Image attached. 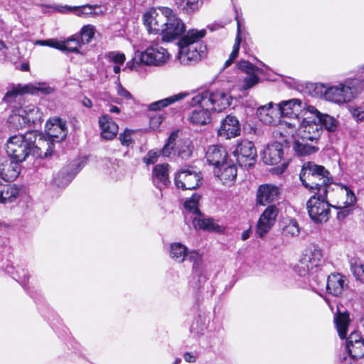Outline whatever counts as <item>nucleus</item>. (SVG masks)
<instances>
[{
  "mask_svg": "<svg viewBox=\"0 0 364 364\" xmlns=\"http://www.w3.org/2000/svg\"><path fill=\"white\" fill-rule=\"evenodd\" d=\"M38 134L29 131L24 134L10 136L6 143V151L9 157L16 162L24 161L30 155L36 158L47 157L51 155V149L48 145L46 151L36 144Z\"/></svg>",
  "mask_w": 364,
  "mask_h": 364,
  "instance_id": "obj_1",
  "label": "nucleus"
},
{
  "mask_svg": "<svg viewBox=\"0 0 364 364\" xmlns=\"http://www.w3.org/2000/svg\"><path fill=\"white\" fill-rule=\"evenodd\" d=\"M302 185L314 194L327 195L330 186L333 183L331 173L321 165L312 161L303 164L299 173Z\"/></svg>",
  "mask_w": 364,
  "mask_h": 364,
  "instance_id": "obj_2",
  "label": "nucleus"
},
{
  "mask_svg": "<svg viewBox=\"0 0 364 364\" xmlns=\"http://www.w3.org/2000/svg\"><path fill=\"white\" fill-rule=\"evenodd\" d=\"M204 29L189 30L178 42V59L183 65L197 62L205 55L206 46L200 43L205 36Z\"/></svg>",
  "mask_w": 364,
  "mask_h": 364,
  "instance_id": "obj_3",
  "label": "nucleus"
},
{
  "mask_svg": "<svg viewBox=\"0 0 364 364\" xmlns=\"http://www.w3.org/2000/svg\"><path fill=\"white\" fill-rule=\"evenodd\" d=\"M230 99L229 95L223 90H205L192 97L190 104L193 107L200 105L220 112L230 105Z\"/></svg>",
  "mask_w": 364,
  "mask_h": 364,
  "instance_id": "obj_4",
  "label": "nucleus"
},
{
  "mask_svg": "<svg viewBox=\"0 0 364 364\" xmlns=\"http://www.w3.org/2000/svg\"><path fill=\"white\" fill-rule=\"evenodd\" d=\"M170 55L166 49L158 43H153L144 52L135 53L134 60L136 63H144L146 65L161 66L169 59Z\"/></svg>",
  "mask_w": 364,
  "mask_h": 364,
  "instance_id": "obj_5",
  "label": "nucleus"
},
{
  "mask_svg": "<svg viewBox=\"0 0 364 364\" xmlns=\"http://www.w3.org/2000/svg\"><path fill=\"white\" fill-rule=\"evenodd\" d=\"M306 208L309 215L315 223L326 222L330 215V204L327 195L314 194L307 201Z\"/></svg>",
  "mask_w": 364,
  "mask_h": 364,
  "instance_id": "obj_6",
  "label": "nucleus"
},
{
  "mask_svg": "<svg viewBox=\"0 0 364 364\" xmlns=\"http://www.w3.org/2000/svg\"><path fill=\"white\" fill-rule=\"evenodd\" d=\"M171 12L172 9L168 7H159L158 10L151 9L144 14V24L149 33L161 34L166 22V18L170 16Z\"/></svg>",
  "mask_w": 364,
  "mask_h": 364,
  "instance_id": "obj_7",
  "label": "nucleus"
},
{
  "mask_svg": "<svg viewBox=\"0 0 364 364\" xmlns=\"http://www.w3.org/2000/svg\"><path fill=\"white\" fill-rule=\"evenodd\" d=\"M203 179L200 171L192 166L181 168L175 174L174 183L177 188L193 190L200 186Z\"/></svg>",
  "mask_w": 364,
  "mask_h": 364,
  "instance_id": "obj_8",
  "label": "nucleus"
},
{
  "mask_svg": "<svg viewBox=\"0 0 364 364\" xmlns=\"http://www.w3.org/2000/svg\"><path fill=\"white\" fill-rule=\"evenodd\" d=\"M233 154L237 158L238 164L247 169L254 166L257 156L254 144L248 140L238 142Z\"/></svg>",
  "mask_w": 364,
  "mask_h": 364,
  "instance_id": "obj_9",
  "label": "nucleus"
},
{
  "mask_svg": "<svg viewBox=\"0 0 364 364\" xmlns=\"http://www.w3.org/2000/svg\"><path fill=\"white\" fill-rule=\"evenodd\" d=\"M279 109V115L281 117H288L289 119L297 120L304 115L309 114L306 108L309 107L305 102L299 99H291L282 101L277 104Z\"/></svg>",
  "mask_w": 364,
  "mask_h": 364,
  "instance_id": "obj_10",
  "label": "nucleus"
},
{
  "mask_svg": "<svg viewBox=\"0 0 364 364\" xmlns=\"http://www.w3.org/2000/svg\"><path fill=\"white\" fill-rule=\"evenodd\" d=\"M170 256L178 262L188 261L193 263V269L197 272L202 257L196 251L188 252L187 247L179 242L171 245Z\"/></svg>",
  "mask_w": 364,
  "mask_h": 364,
  "instance_id": "obj_11",
  "label": "nucleus"
},
{
  "mask_svg": "<svg viewBox=\"0 0 364 364\" xmlns=\"http://www.w3.org/2000/svg\"><path fill=\"white\" fill-rule=\"evenodd\" d=\"M186 30L183 22L176 17L172 11L170 16H166L164 26L161 35V40L165 42H170L181 36Z\"/></svg>",
  "mask_w": 364,
  "mask_h": 364,
  "instance_id": "obj_12",
  "label": "nucleus"
},
{
  "mask_svg": "<svg viewBox=\"0 0 364 364\" xmlns=\"http://www.w3.org/2000/svg\"><path fill=\"white\" fill-rule=\"evenodd\" d=\"M306 116L299 128V136L309 139L311 142L316 143L323 132L321 124L316 120L315 115Z\"/></svg>",
  "mask_w": 364,
  "mask_h": 364,
  "instance_id": "obj_13",
  "label": "nucleus"
},
{
  "mask_svg": "<svg viewBox=\"0 0 364 364\" xmlns=\"http://www.w3.org/2000/svg\"><path fill=\"white\" fill-rule=\"evenodd\" d=\"M28 92V86L22 87L18 85L14 87L5 94L0 105L3 106L5 105V110H10L11 112H14L16 110L21 108L23 95Z\"/></svg>",
  "mask_w": 364,
  "mask_h": 364,
  "instance_id": "obj_14",
  "label": "nucleus"
},
{
  "mask_svg": "<svg viewBox=\"0 0 364 364\" xmlns=\"http://www.w3.org/2000/svg\"><path fill=\"white\" fill-rule=\"evenodd\" d=\"M279 210L274 205H269L261 214L256 228V234L263 237L275 223Z\"/></svg>",
  "mask_w": 364,
  "mask_h": 364,
  "instance_id": "obj_15",
  "label": "nucleus"
},
{
  "mask_svg": "<svg viewBox=\"0 0 364 364\" xmlns=\"http://www.w3.org/2000/svg\"><path fill=\"white\" fill-rule=\"evenodd\" d=\"M353 98V91L350 85L340 83L336 85L330 86L326 93V100L336 103L343 104L350 102Z\"/></svg>",
  "mask_w": 364,
  "mask_h": 364,
  "instance_id": "obj_16",
  "label": "nucleus"
},
{
  "mask_svg": "<svg viewBox=\"0 0 364 364\" xmlns=\"http://www.w3.org/2000/svg\"><path fill=\"white\" fill-rule=\"evenodd\" d=\"M46 133L54 142L63 141L68 134L66 122L59 117L53 118L46 124Z\"/></svg>",
  "mask_w": 364,
  "mask_h": 364,
  "instance_id": "obj_17",
  "label": "nucleus"
},
{
  "mask_svg": "<svg viewBox=\"0 0 364 364\" xmlns=\"http://www.w3.org/2000/svg\"><path fill=\"white\" fill-rule=\"evenodd\" d=\"M240 132L239 120L236 117L229 114L221 121L218 134L221 138L229 139L239 136Z\"/></svg>",
  "mask_w": 364,
  "mask_h": 364,
  "instance_id": "obj_18",
  "label": "nucleus"
},
{
  "mask_svg": "<svg viewBox=\"0 0 364 364\" xmlns=\"http://www.w3.org/2000/svg\"><path fill=\"white\" fill-rule=\"evenodd\" d=\"M279 193V188L274 185L267 183L260 185L257 191L256 203L262 206L274 203L278 200Z\"/></svg>",
  "mask_w": 364,
  "mask_h": 364,
  "instance_id": "obj_19",
  "label": "nucleus"
},
{
  "mask_svg": "<svg viewBox=\"0 0 364 364\" xmlns=\"http://www.w3.org/2000/svg\"><path fill=\"white\" fill-rule=\"evenodd\" d=\"M237 173V166L232 160L227 161L214 169L215 176L225 186H231L234 183Z\"/></svg>",
  "mask_w": 364,
  "mask_h": 364,
  "instance_id": "obj_20",
  "label": "nucleus"
},
{
  "mask_svg": "<svg viewBox=\"0 0 364 364\" xmlns=\"http://www.w3.org/2000/svg\"><path fill=\"white\" fill-rule=\"evenodd\" d=\"M169 164L164 163L154 166L151 173L152 183L159 190L168 187L171 184L169 178Z\"/></svg>",
  "mask_w": 364,
  "mask_h": 364,
  "instance_id": "obj_21",
  "label": "nucleus"
},
{
  "mask_svg": "<svg viewBox=\"0 0 364 364\" xmlns=\"http://www.w3.org/2000/svg\"><path fill=\"white\" fill-rule=\"evenodd\" d=\"M259 119L267 125L276 124L280 118L278 105L269 102L266 105L259 107L257 110Z\"/></svg>",
  "mask_w": 364,
  "mask_h": 364,
  "instance_id": "obj_22",
  "label": "nucleus"
},
{
  "mask_svg": "<svg viewBox=\"0 0 364 364\" xmlns=\"http://www.w3.org/2000/svg\"><path fill=\"white\" fill-rule=\"evenodd\" d=\"M284 157V149L282 144L274 142L264 149L262 153V161L267 165H276L281 162Z\"/></svg>",
  "mask_w": 364,
  "mask_h": 364,
  "instance_id": "obj_23",
  "label": "nucleus"
},
{
  "mask_svg": "<svg viewBox=\"0 0 364 364\" xmlns=\"http://www.w3.org/2000/svg\"><path fill=\"white\" fill-rule=\"evenodd\" d=\"M228 156L225 148L220 145L209 146L205 152L206 161L210 165L214 166V169L228 161Z\"/></svg>",
  "mask_w": 364,
  "mask_h": 364,
  "instance_id": "obj_24",
  "label": "nucleus"
},
{
  "mask_svg": "<svg viewBox=\"0 0 364 364\" xmlns=\"http://www.w3.org/2000/svg\"><path fill=\"white\" fill-rule=\"evenodd\" d=\"M80 170V165L76 164L63 167L54 177V185L59 188L67 186Z\"/></svg>",
  "mask_w": 364,
  "mask_h": 364,
  "instance_id": "obj_25",
  "label": "nucleus"
},
{
  "mask_svg": "<svg viewBox=\"0 0 364 364\" xmlns=\"http://www.w3.org/2000/svg\"><path fill=\"white\" fill-rule=\"evenodd\" d=\"M309 263L316 272L321 271V266L323 262V255L321 249L318 245L311 244L306 250L301 257Z\"/></svg>",
  "mask_w": 364,
  "mask_h": 364,
  "instance_id": "obj_26",
  "label": "nucleus"
},
{
  "mask_svg": "<svg viewBox=\"0 0 364 364\" xmlns=\"http://www.w3.org/2000/svg\"><path fill=\"white\" fill-rule=\"evenodd\" d=\"M198 105V107H196L190 113L188 120L195 126H202L210 123L211 121L210 109Z\"/></svg>",
  "mask_w": 364,
  "mask_h": 364,
  "instance_id": "obj_27",
  "label": "nucleus"
},
{
  "mask_svg": "<svg viewBox=\"0 0 364 364\" xmlns=\"http://www.w3.org/2000/svg\"><path fill=\"white\" fill-rule=\"evenodd\" d=\"M307 112L311 115H315L316 120L321 123V129L324 127L330 132H335L338 127V121L333 117L321 113L316 108L309 106L306 108Z\"/></svg>",
  "mask_w": 364,
  "mask_h": 364,
  "instance_id": "obj_28",
  "label": "nucleus"
},
{
  "mask_svg": "<svg viewBox=\"0 0 364 364\" xmlns=\"http://www.w3.org/2000/svg\"><path fill=\"white\" fill-rule=\"evenodd\" d=\"M99 124L102 130V138L111 140L114 139L118 132V125L107 114L102 115L99 118Z\"/></svg>",
  "mask_w": 364,
  "mask_h": 364,
  "instance_id": "obj_29",
  "label": "nucleus"
},
{
  "mask_svg": "<svg viewBox=\"0 0 364 364\" xmlns=\"http://www.w3.org/2000/svg\"><path fill=\"white\" fill-rule=\"evenodd\" d=\"M344 276L339 273L331 274L326 279V290L328 294L338 296L344 289Z\"/></svg>",
  "mask_w": 364,
  "mask_h": 364,
  "instance_id": "obj_30",
  "label": "nucleus"
},
{
  "mask_svg": "<svg viewBox=\"0 0 364 364\" xmlns=\"http://www.w3.org/2000/svg\"><path fill=\"white\" fill-rule=\"evenodd\" d=\"M314 142H311L307 139H304L301 136L295 139L293 144V149L296 154L299 156H305L313 154L318 151Z\"/></svg>",
  "mask_w": 364,
  "mask_h": 364,
  "instance_id": "obj_31",
  "label": "nucleus"
},
{
  "mask_svg": "<svg viewBox=\"0 0 364 364\" xmlns=\"http://www.w3.org/2000/svg\"><path fill=\"white\" fill-rule=\"evenodd\" d=\"M19 188L17 185L7 182H0V203H12L18 196Z\"/></svg>",
  "mask_w": 364,
  "mask_h": 364,
  "instance_id": "obj_32",
  "label": "nucleus"
},
{
  "mask_svg": "<svg viewBox=\"0 0 364 364\" xmlns=\"http://www.w3.org/2000/svg\"><path fill=\"white\" fill-rule=\"evenodd\" d=\"M19 163L14 161L1 165L2 167H0V178L4 180V182L10 183L19 176L21 172Z\"/></svg>",
  "mask_w": 364,
  "mask_h": 364,
  "instance_id": "obj_33",
  "label": "nucleus"
},
{
  "mask_svg": "<svg viewBox=\"0 0 364 364\" xmlns=\"http://www.w3.org/2000/svg\"><path fill=\"white\" fill-rule=\"evenodd\" d=\"M28 125L40 124L42 122V112H40L38 107L33 105H28L20 109Z\"/></svg>",
  "mask_w": 364,
  "mask_h": 364,
  "instance_id": "obj_34",
  "label": "nucleus"
},
{
  "mask_svg": "<svg viewBox=\"0 0 364 364\" xmlns=\"http://www.w3.org/2000/svg\"><path fill=\"white\" fill-rule=\"evenodd\" d=\"M192 223L196 230L215 232H220L223 231V228L211 218H200L195 217L192 220Z\"/></svg>",
  "mask_w": 364,
  "mask_h": 364,
  "instance_id": "obj_35",
  "label": "nucleus"
},
{
  "mask_svg": "<svg viewBox=\"0 0 364 364\" xmlns=\"http://www.w3.org/2000/svg\"><path fill=\"white\" fill-rule=\"evenodd\" d=\"M295 272L300 277L309 275L312 279H315L316 277L317 279H321L323 282H325L326 276L321 272H316L315 269L302 258L295 267Z\"/></svg>",
  "mask_w": 364,
  "mask_h": 364,
  "instance_id": "obj_36",
  "label": "nucleus"
},
{
  "mask_svg": "<svg viewBox=\"0 0 364 364\" xmlns=\"http://www.w3.org/2000/svg\"><path fill=\"white\" fill-rule=\"evenodd\" d=\"M189 96V93L187 92H180L168 97L158 100L156 102H152L149 105V109L151 111H157L160 110L162 108L166 107L167 106L175 103L178 101L181 100L186 97Z\"/></svg>",
  "mask_w": 364,
  "mask_h": 364,
  "instance_id": "obj_37",
  "label": "nucleus"
},
{
  "mask_svg": "<svg viewBox=\"0 0 364 364\" xmlns=\"http://www.w3.org/2000/svg\"><path fill=\"white\" fill-rule=\"evenodd\" d=\"M347 201L342 207H336L338 209L337 213V219L340 221L345 220L353 213V205L355 202V196L350 190H346Z\"/></svg>",
  "mask_w": 364,
  "mask_h": 364,
  "instance_id": "obj_38",
  "label": "nucleus"
},
{
  "mask_svg": "<svg viewBox=\"0 0 364 364\" xmlns=\"http://www.w3.org/2000/svg\"><path fill=\"white\" fill-rule=\"evenodd\" d=\"M100 7L97 6H91V5H83L78 7L70 8L69 6H63L59 11L62 13H65L73 10L75 14L81 17H88V16H95L97 15V12L96 11L97 9Z\"/></svg>",
  "mask_w": 364,
  "mask_h": 364,
  "instance_id": "obj_39",
  "label": "nucleus"
},
{
  "mask_svg": "<svg viewBox=\"0 0 364 364\" xmlns=\"http://www.w3.org/2000/svg\"><path fill=\"white\" fill-rule=\"evenodd\" d=\"M179 10L186 14H192L198 10L203 4L202 0H175Z\"/></svg>",
  "mask_w": 364,
  "mask_h": 364,
  "instance_id": "obj_40",
  "label": "nucleus"
},
{
  "mask_svg": "<svg viewBox=\"0 0 364 364\" xmlns=\"http://www.w3.org/2000/svg\"><path fill=\"white\" fill-rule=\"evenodd\" d=\"M350 319L348 314H338L335 317V324L338 331V333L341 339L346 338Z\"/></svg>",
  "mask_w": 364,
  "mask_h": 364,
  "instance_id": "obj_41",
  "label": "nucleus"
},
{
  "mask_svg": "<svg viewBox=\"0 0 364 364\" xmlns=\"http://www.w3.org/2000/svg\"><path fill=\"white\" fill-rule=\"evenodd\" d=\"M12 113L13 114L9 116L7 121L9 127L11 129L18 130L24 127L26 125H28L23 114L20 113V109L16 110Z\"/></svg>",
  "mask_w": 364,
  "mask_h": 364,
  "instance_id": "obj_42",
  "label": "nucleus"
},
{
  "mask_svg": "<svg viewBox=\"0 0 364 364\" xmlns=\"http://www.w3.org/2000/svg\"><path fill=\"white\" fill-rule=\"evenodd\" d=\"M200 196L193 193L191 198L187 199L184 203V208L189 213H192L196 215H200L201 213L198 208V203Z\"/></svg>",
  "mask_w": 364,
  "mask_h": 364,
  "instance_id": "obj_43",
  "label": "nucleus"
},
{
  "mask_svg": "<svg viewBox=\"0 0 364 364\" xmlns=\"http://www.w3.org/2000/svg\"><path fill=\"white\" fill-rule=\"evenodd\" d=\"M350 270L357 281L363 282L364 264L359 259L353 258L350 260Z\"/></svg>",
  "mask_w": 364,
  "mask_h": 364,
  "instance_id": "obj_44",
  "label": "nucleus"
},
{
  "mask_svg": "<svg viewBox=\"0 0 364 364\" xmlns=\"http://www.w3.org/2000/svg\"><path fill=\"white\" fill-rule=\"evenodd\" d=\"M346 349L349 355L353 359L364 357V341L355 342L353 344H347Z\"/></svg>",
  "mask_w": 364,
  "mask_h": 364,
  "instance_id": "obj_45",
  "label": "nucleus"
},
{
  "mask_svg": "<svg viewBox=\"0 0 364 364\" xmlns=\"http://www.w3.org/2000/svg\"><path fill=\"white\" fill-rule=\"evenodd\" d=\"M81 43L79 37L69 38L66 41L62 42L60 50L68 53H78Z\"/></svg>",
  "mask_w": 364,
  "mask_h": 364,
  "instance_id": "obj_46",
  "label": "nucleus"
},
{
  "mask_svg": "<svg viewBox=\"0 0 364 364\" xmlns=\"http://www.w3.org/2000/svg\"><path fill=\"white\" fill-rule=\"evenodd\" d=\"M241 41H242V38L240 36V26L238 23L237 24V36L235 38V43L233 46L232 51L230 55L229 59L227 60L224 64L223 69L229 67L232 63L234 60L237 57Z\"/></svg>",
  "mask_w": 364,
  "mask_h": 364,
  "instance_id": "obj_47",
  "label": "nucleus"
},
{
  "mask_svg": "<svg viewBox=\"0 0 364 364\" xmlns=\"http://www.w3.org/2000/svg\"><path fill=\"white\" fill-rule=\"evenodd\" d=\"M309 93L316 97H323L326 100L328 87L322 83H311L308 85Z\"/></svg>",
  "mask_w": 364,
  "mask_h": 364,
  "instance_id": "obj_48",
  "label": "nucleus"
},
{
  "mask_svg": "<svg viewBox=\"0 0 364 364\" xmlns=\"http://www.w3.org/2000/svg\"><path fill=\"white\" fill-rule=\"evenodd\" d=\"M300 228L295 220H291L290 222L284 227L282 234L285 237H297L299 235Z\"/></svg>",
  "mask_w": 364,
  "mask_h": 364,
  "instance_id": "obj_49",
  "label": "nucleus"
},
{
  "mask_svg": "<svg viewBox=\"0 0 364 364\" xmlns=\"http://www.w3.org/2000/svg\"><path fill=\"white\" fill-rule=\"evenodd\" d=\"M238 68L247 75L262 73L263 70L247 60H242L237 63Z\"/></svg>",
  "mask_w": 364,
  "mask_h": 364,
  "instance_id": "obj_50",
  "label": "nucleus"
},
{
  "mask_svg": "<svg viewBox=\"0 0 364 364\" xmlns=\"http://www.w3.org/2000/svg\"><path fill=\"white\" fill-rule=\"evenodd\" d=\"M207 328L206 319L201 316L195 318L191 326V331L197 335L203 334L204 330Z\"/></svg>",
  "mask_w": 364,
  "mask_h": 364,
  "instance_id": "obj_51",
  "label": "nucleus"
},
{
  "mask_svg": "<svg viewBox=\"0 0 364 364\" xmlns=\"http://www.w3.org/2000/svg\"><path fill=\"white\" fill-rule=\"evenodd\" d=\"M177 137V134L175 132H173L171 134V135L168 136L166 143L164 146L163 149L159 152H161V155H163L164 156H169L171 154L173 147L175 146V141Z\"/></svg>",
  "mask_w": 364,
  "mask_h": 364,
  "instance_id": "obj_52",
  "label": "nucleus"
},
{
  "mask_svg": "<svg viewBox=\"0 0 364 364\" xmlns=\"http://www.w3.org/2000/svg\"><path fill=\"white\" fill-rule=\"evenodd\" d=\"M259 82V77L257 75L256 73L247 75L246 77H244L242 80V88L244 90H247L253 87Z\"/></svg>",
  "mask_w": 364,
  "mask_h": 364,
  "instance_id": "obj_53",
  "label": "nucleus"
},
{
  "mask_svg": "<svg viewBox=\"0 0 364 364\" xmlns=\"http://www.w3.org/2000/svg\"><path fill=\"white\" fill-rule=\"evenodd\" d=\"M105 58L109 61L118 65L123 64L126 60L125 55L122 53L117 51H111L106 53Z\"/></svg>",
  "mask_w": 364,
  "mask_h": 364,
  "instance_id": "obj_54",
  "label": "nucleus"
},
{
  "mask_svg": "<svg viewBox=\"0 0 364 364\" xmlns=\"http://www.w3.org/2000/svg\"><path fill=\"white\" fill-rule=\"evenodd\" d=\"M161 156V152L155 150H150L143 157L142 161L147 166L154 164L157 162L159 157Z\"/></svg>",
  "mask_w": 364,
  "mask_h": 364,
  "instance_id": "obj_55",
  "label": "nucleus"
},
{
  "mask_svg": "<svg viewBox=\"0 0 364 364\" xmlns=\"http://www.w3.org/2000/svg\"><path fill=\"white\" fill-rule=\"evenodd\" d=\"M13 278L21 284L23 287H25L28 283L29 275L26 270L22 269L21 271L17 270Z\"/></svg>",
  "mask_w": 364,
  "mask_h": 364,
  "instance_id": "obj_56",
  "label": "nucleus"
},
{
  "mask_svg": "<svg viewBox=\"0 0 364 364\" xmlns=\"http://www.w3.org/2000/svg\"><path fill=\"white\" fill-rule=\"evenodd\" d=\"M93 36L94 31L92 28L89 26H84L81 30L80 43L82 42L83 44L90 43Z\"/></svg>",
  "mask_w": 364,
  "mask_h": 364,
  "instance_id": "obj_57",
  "label": "nucleus"
},
{
  "mask_svg": "<svg viewBox=\"0 0 364 364\" xmlns=\"http://www.w3.org/2000/svg\"><path fill=\"white\" fill-rule=\"evenodd\" d=\"M193 274L194 277H198V284H197L196 287L200 288L201 285L204 284L208 279L205 272H204L202 268V262L199 265L197 272H196V271L193 269Z\"/></svg>",
  "mask_w": 364,
  "mask_h": 364,
  "instance_id": "obj_58",
  "label": "nucleus"
},
{
  "mask_svg": "<svg viewBox=\"0 0 364 364\" xmlns=\"http://www.w3.org/2000/svg\"><path fill=\"white\" fill-rule=\"evenodd\" d=\"M132 131L126 129L124 132L121 133L119 136V139L122 145L129 146L132 143Z\"/></svg>",
  "mask_w": 364,
  "mask_h": 364,
  "instance_id": "obj_59",
  "label": "nucleus"
},
{
  "mask_svg": "<svg viewBox=\"0 0 364 364\" xmlns=\"http://www.w3.org/2000/svg\"><path fill=\"white\" fill-rule=\"evenodd\" d=\"M192 154V151L189 146L185 145L182 146L178 151V156L182 159H188Z\"/></svg>",
  "mask_w": 364,
  "mask_h": 364,
  "instance_id": "obj_60",
  "label": "nucleus"
},
{
  "mask_svg": "<svg viewBox=\"0 0 364 364\" xmlns=\"http://www.w3.org/2000/svg\"><path fill=\"white\" fill-rule=\"evenodd\" d=\"M351 114L353 117L358 121H362L364 119V109L361 107H352Z\"/></svg>",
  "mask_w": 364,
  "mask_h": 364,
  "instance_id": "obj_61",
  "label": "nucleus"
},
{
  "mask_svg": "<svg viewBox=\"0 0 364 364\" xmlns=\"http://www.w3.org/2000/svg\"><path fill=\"white\" fill-rule=\"evenodd\" d=\"M164 119V117L161 114H156L155 116L151 117L150 124L154 129L158 128Z\"/></svg>",
  "mask_w": 364,
  "mask_h": 364,
  "instance_id": "obj_62",
  "label": "nucleus"
},
{
  "mask_svg": "<svg viewBox=\"0 0 364 364\" xmlns=\"http://www.w3.org/2000/svg\"><path fill=\"white\" fill-rule=\"evenodd\" d=\"M117 94L120 97H122L127 100L133 99L132 94L127 90H126L124 87H122V85H120V84L118 85V87H117Z\"/></svg>",
  "mask_w": 364,
  "mask_h": 364,
  "instance_id": "obj_63",
  "label": "nucleus"
},
{
  "mask_svg": "<svg viewBox=\"0 0 364 364\" xmlns=\"http://www.w3.org/2000/svg\"><path fill=\"white\" fill-rule=\"evenodd\" d=\"M364 341L360 334L358 332H352L350 336L347 338L346 340V345L347 344H353L355 343V342L362 341Z\"/></svg>",
  "mask_w": 364,
  "mask_h": 364,
  "instance_id": "obj_64",
  "label": "nucleus"
}]
</instances>
